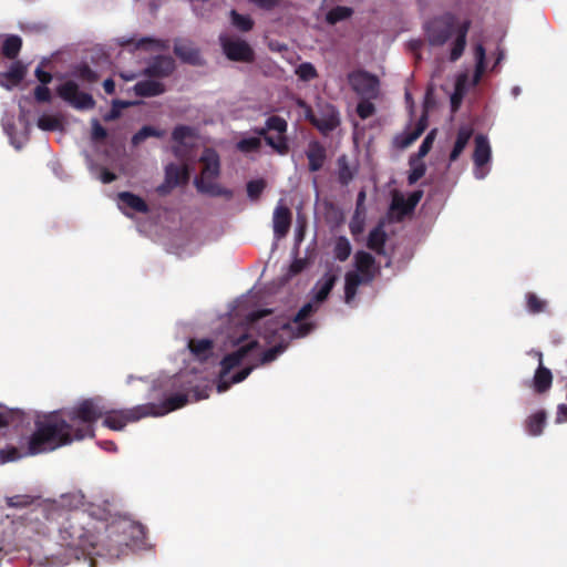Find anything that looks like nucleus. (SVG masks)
<instances>
[{"instance_id": "40", "label": "nucleus", "mask_w": 567, "mask_h": 567, "mask_svg": "<svg viewBox=\"0 0 567 567\" xmlns=\"http://www.w3.org/2000/svg\"><path fill=\"white\" fill-rule=\"evenodd\" d=\"M526 306L528 312L533 315H537L540 312H544L547 307V302L543 299H540L536 293L534 292H527L526 293Z\"/></svg>"}, {"instance_id": "32", "label": "nucleus", "mask_w": 567, "mask_h": 567, "mask_svg": "<svg viewBox=\"0 0 567 567\" xmlns=\"http://www.w3.org/2000/svg\"><path fill=\"white\" fill-rule=\"evenodd\" d=\"M137 95L154 96L164 91L162 83L157 80H147L140 82L134 87Z\"/></svg>"}, {"instance_id": "43", "label": "nucleus", "mask_w": 567, "mask_h": 567, "mask_svg": "<svg viewBox=\"0 0 567 567\" xmlns=\"http://www.w3.org/2000/svg\"><path fill=\"white\" fill-rule=\"evenodd\" d=\"M174 63L169 58H161L156 64L152 66L151 74L155 76L166 75L172 72Z\"/></svg>"}, {"instance_id": "2", "label": "nucleus", "mask_w": 567, "mask_h": 567, "mask_svg": "<svg viewBox=\"0 0 567 567\" xmlns=\"http://www.w3.org/2000/svg\"><path fill=\"white\" fill-rule=\"evenodd\" d=\"M89 520V516L83 512H75L60 527L59 537L61 546L70 550V556L75 559L90 554L97 545V536L86 527Z\"/></svg>"}, {"instance_id": "1", "label": "nucleus", "mask_w": 567, "mask_h": 567, "mask_svg": "<svg viewBox=\"0 0 567 567\" xmlns=\"http://www.w3.org/2000/svg\"><path fill=\"white\" fill-rule=\"evenodd\" d=\"M75 440L73 425L60 411L51 412L35 421V430L29 439L30 454L54 451Z\"/></svg>"}, {"instance_id": "46", "label": "nucleus", "mask_w": 567, "mask_h": 567, "mask_svg": "<svg viewBox=\"0 0 567 567\" xmlns=\"http://www.w3.org/2000/svg\"><path fill=\"white\" fill-rule=\"evenodd\" d=\"M266 187L262 178L251 179L247 183V195L250 199H257Z\"/></svg>"}, {"instance_id": "56", "label": "nucleus", "mask_w": 567, "mask_h": 567, "mask_svg": "<svg viewBox=\"0 0 567 567\" xmlns=\"http://www.w3.org/2000/svg\"><path fill=\"white\" fill-rule=\"evenodd\" d=\"M309 265V261L307 258H295V260L291 262L289 267V274L291 276H296L303 271L307 266Z\"/></svg>"}, {"instance_id": "10", "label": "nucleus", "mask_w": 567, "mask_h": 567, "mask_svg": "<svg viewBox=\"0 0 567 567\" xmlns=\"http://www.w3.org/2000/svg\"><path fill=\"white\" fill-rule=\"evenodd\" d=\"M348 83L360 99H377L380 93V81L377 75L363 70L348 74Z\"/></svg>"}, {"instance_id": "34", "label": "nucleus", "mask_w": 567, "mask_h": 567, "mask_svg": "<svg viewBox=\"0 0 567 567\" xmlns=\"http://www.w3.org/2000/svg\"><path fill=\"white\" fill-rule=\"evenodd\" d=\"M176 54L186 62L199 63L200 58L197 50L187 42H178L175 45Z\"/></svg>"}, {"instance_id": "11", "label": "nucleus", "mask_w": 567, "mask_h": 567, "mask_svg": "<svg viewBox=\"0 0 567 567\" xmlns=\"http://www.w3.org/2000/svg\"><path fill=\"white\" fill-rule=\"evenodd\" d=\"M474 175L482 179L489 173V164L492 161V148L488 138L485 135L475 137V150L473 154Z\"/></svg>"}, {"instance_id": "54", "label": "nucleus", "mask_w": 567, "mask_h": 567, "mask_svg": "<svg viewBox=\"0 0 567 567\" xmlns=\"http://www.w3.org/2000/svg\"><path fill=\"white\" fill-rule=\"evenodd\" d=\"M20 457L19 450L17 447H8L0 451V463H7L16 461Z\"/></svg>"}, {"instance_id": "47", "label": "nucleus", "mask_w": 567, "mask_h": 567, "mask_svg": "<svg viewBox=\"0 0 567 567\" xmlns=\"http://www.w3.org/2000/svg\"><path fill=\"white\" fill-rule=\"evenodd\" d=\"M260 146V138L256 136H249L240 140L237 143L238 151L243 153H251L258 150Z\"/></svg>"}, {"instance_id": "42", "label": "nucleus", "mask_w": 567, "mask_h": 567, "mask_svg": "<svg viewBox=\"0 0 567 567\" xmlns=\"http://www.w3.org/2000/svg\"><path fill=\"white\" fill-rule=\"evenodd\" d=\"M308 157H309L310 168L312 171H317L322 165V161H323V157H324V152H323V150L320 146L315 144V145H312L310 147V151L308 153Z\"/></svg>"}, {"instance_id": "44", "label": "nucleus", "mask_w": 567, "mask_h": 567, "mask_svg": "<svg viewBox=\"0 0 567 567\" xmlns=\"http://www.w3.org/2000/svg\"><path fill=\"white\" fill-rule=\"evenodd\" d=\"M308 220L307 215H297L296 219V234H295V249L298 250L299 244L303 240Z\"/></svg>"}, {"instance_id": "20", "label": "nucleus", "mask_w": 567, "mask_h": 567, "mask_svg": "<svg viewBox=\"0 0 567 567\" xmlns=\"http://www.w3.org/2000/svg\"><path fill=\"white\" fill-rule=\"evenodd\" d=\"M4 131L10 137L11 144L20 148L28 140V124L23 117H19L17 123L4 122Z\"/></svg>"}, {"instance_id": "23", "label": "nucleus", "mask_w": 567, "mask_h": 567, "mask_svg": "<svg viewBox=\"0 0 567 567\" xmlns=\"http://www.w3.org/2000/svg\"><path fill=\"white\" fill-rule=\"evenodd\" d=\"M344 301L346 303H351V301L357 296V291L360 285L370 284V280H365L363 276H361L357 271H348L344 277Z\"/></svg>"}, {"instance_id": "48", "label": "nucleus", "mask_w": 567, "mask_h": 567, "mask_svg": "<svg viewBox=\"0 0 567 567\" xmlns=\"http://www.w3.org/2000/svg\"><path fill=\"white\" fill-rule=\"evenodd\" d=\"M467 87L466 84V75L458 76L456 84H455V92L451 97V103L454 109H456L460 104V101Z\"/></svg>"}, {"instance_id": "19", "label": "nucleus", "mask_w": 567, "mask_h": 567, "mask_svg": "<svg viewBox=\"0 0 567 567\" xmlns=\"http://www.w3.org/2000/svg\"><path fill=\"white\" fill-rule=\"evenodd\" d=\"M337 282V276L326 272L312 288V299L316 303L324 302Z\"/></svg>"}, {"instance_id": "60", "label": "nucleus", "mask_w": 567, "mask_h": 567, "mask_svg": "<svg viewBox=\"0 0 567 567\" xmlns=\"http://www.w3.org/2000/svg\"><path fill=\"white\" fill-rule=\"evenodd\" d=\"M362 215H353V219L350 223V229L353 235H357L362 231L363 227V219L361 218Z\"/></svg>"}, {"instance_id": "30", "label": "nucleus", "mask_w": 567, "mask_h": 567, "mask_svg": "<svg viewBox=\"0 0 567 567\" xmlns=\"http://www.w3.org/2000/svg\"><path fill=\"white\" fill-rule=\"evenodd\" d=\"M426 126H427L426 116H422L420 118L419 123L416 124V126L413 127L411 131H408L403 135L398 136L395 138V143L402 148L408 147L423 133V131L425 130Z\"/></svg>"}, {"instance_id": "14", "label": "nucleus", "mask_w": 567, "mask_h": 567, "mask_svg": "<svg viewBox=\"0 0 567 567\" xmlns=\"http://www.w3.org/2000/svg\"><path fill=\"white\" fill-rule=\"evenodd\" d=\"M116 530L126 536L124 544L135 548L147 546V532L144 525L137 522H123L116 526Z\"/></svg>"}, {"instance_id": "24", "label": "nucleus", "mask_w": 567, "mask_h": 567, "mask_svg": "<svg viewBox=\"0 0 567 567\" xmlns=\"http://www.w3.org/2000/svg\"><path fill=\"white\" fill-rule=\"evenodd\" d=\"M188 403V394L176 393L168 396L159 406L155 404V414L153 416L164 415L168 412L175 411L185 406Z\"/></svg>"}, {"instance_id": "8", "label": "nucleus", "mask_w": 567, "mask_h": 567, "mask_svg": "<svg viewBox=\"0 0 567 567\" xmlns=\"http://www.w3.org/2000/svg\"><path fill=\"white\" fill-rule=\"evenodd\" d=\"M155 404L146 403L126 410H109L103 415V425L115 431L123 430L127 423L155 414Z\"/></svg>"}, {"instance_id": "18", "label": "nucleus", "mask_w": 567, "mask_h": 567, "mask_svg": "<svg viewBox=\"0 0 567 567\" xmlns=\"http://www.w3.org/2000/svg\"><path fill=\"white\" fill-rule=\"evenodd\" d=\"M287 128V123L285 120L272 116L270 117L266 123V128L260 132V134H264L265 131H275L278 133L277 138H274L271 136H267L266 141L267 143L274 147L278 153L284 154L287 151V144L284 137V133Z\"/></svg>"}, {"instance_id": "17", "label": "nucleus", "mask_w": 567, "mask_h": 567, "mask_svg": "<svg viewBox=\"0 0 567 567\" xmlns=\"http://www.w3.org/2000/svg\"><path fill=\"white\" fill-rule=\"evenodd\" d=\"M59 94L78 109H91L94 104L93 99L89 94L79 92L78 86L71 81L59 87Z\"/></svg>"}, {"instance_id": "3", "label": "nucleus", "mask_w": 567, "mask_h": 567, "mask_svg": "<svg viewBox=\"0 0 567 567\" xmlns=\"http://www.w3.org/2000/svg\"><path fill=\"white\" fill-rule=\"evenodd\" d=\"M319 309V303L313 299L303 305L295 315L292 321H285L284 319H271L265 324L261 332L267 342H276L280 339L281 333H287L289 338H302L309 334L315 328L313 322H306V320L316 313Z\"/></svg>"}, {"instance_id": "49", "label": "nucleus", "mask_w": 567, "mask_h": 567, "mask_svg": "<svg viewBox=\"0 0 567 567\" xmlns=\"http://www.w3.org/2000/svg\"><path fill=\"white\" fill-rule=\"evenodd\" d=\"M20 48V38L11 35L8 37L3 43V53L9 58H13L19 52Z\"/></svg>"}, {"instance_id": "53", "label": "nucleus", "mask_w": 567, "mask_h": 567, "mask_svg": "<svg viewBox=\"0 0 567 567\" xmlns=\"http://www.w3.org/2000/svg\"><path fill=\"white\" fill-rule=\"evenodd\" d=\"M38 125L44 131L55 130L59 126V120L55 116L42 115L38 121Z\"/></svg>"}, {"instance_id": "13", "label": "nucleus", "mask_w": 567, "mask_h": 567, "mask_svg": "<svg viewBox=\"0 0 567 567\" xmlns=\"http://www.w3.org/2000/svg\"><path fill=\"white\" fill-rule=\"evenodd\" d=\"M224 54L233 61L250 62L254 59V52L249 44L239 39L227 37L220 38Z\"/></svg>"}, {"instance_id": "35", "label": "nucleus", "mask_w": 567, "mask_h": 567, "mask_svg": "<svg viewBox=\"0 0 567 567\" xmlns=\"http://www.w3.org/2000/svg\"><path fill=\"white\" fill-rule=\"evenodd\" d=\"M121 44L124 47V52L128 53L133 50L157 49L161 45L157 41L146 39L140 41H135L134 39H122Z\"/></svg>"}, {"instance_id": "63", "label": "nucleus", "mask_w": 567, "mask_h": 567, "mask_svg": "<svg viewBox=\"0 0 567 567\" xmlns=\"http://www.w3.org/2000/svg\"><path fill=\"white\" fill-rule=\"evenodd\" d=\"M35 97L39 101H48L50 97V91L45 85H40L35 90Z\"/></svg>"}, {"instance_id": "52", "label": "nucleus", "mask_w": 567, "mask_h": 567, "mask_svg": "<svg viewBox=\"0 0 567 567\" xmlns=\"http://www.w3.org/2000/svg\"><path fill=\"white\" fill-rule=\"evenodd\" d=\"M233 24L244 31L249 30L252 27L251 20L246 16H239L235 11L231 12Z\"/></svg>"}, {"instance_id": "4", "label": "nucleus", "mask_w": 567, "mask_h": 567, "mask_svg": "<svg viewBox=\"0 0 567 567\" xmlns=\"http://www.w3.org/2000/svg\"><path fill=\"white\" fill-rule=\"evenodd\" d=\"M468 29L466 21H455L451 17L442 18L433 21L427 28V37L432 44H444L452 39L451 59L456 60L463 52L465 47V37Z\"/></svg>"}, {"instance_id": "25", "label": "nucleus", "mask_w": 567, "mask_h": 567, "mask_svg": "<svg viewBox=\"0 0 567 567\" xmlns=\"http://www.w3.org/2000/svg\"><path fill=\"white\" fill-rule=\"evenodd\" d=\"M188 348L199 361H206L213 354L214 342L210 339H190Z\"/></svg>"}, {"instance_id": "37", "label": "nucleus", "mask_w": 567, "mask_h": 567, "mask_svg": "<svg viewBox=\"0 0 567 567\" xmlns=\"http://www.w3.org/2000/svg\"><path fill=\"white\" fill-rule=\"evenodd\" d=\"M291 226V215H274V233L276 239L284 238Z\"/></svg>"}, {"instance_id": "58", "label": "nucleus", "mask_w": 567, "mask_h": 567, "mask_svg": "<svg viewBox=\"0 0 567 567\" xmlns=\"http://www.w3.org/2000/svg\"><path fill=\"white\" fill-rule=\"evenodd\" d=\"M156 132L151 127H144L138 133H136L133 137V143L138 144L144 141L146 137L155 135Z\"/></svg>"}, {"instance_id": "64", "label": "nucleus", "mask_w": 567, "mask_h": 567, "mask_svg": "<svg viewBox=\"0 0 567 567\" xmlns=\"http://www.w3.org/2000/svg\"><path fill=\"white\" fill-rule=\"evenodd\" d=\"M249 1L260 8L270 9L277 3L278 0H249Z\"/></svg>"}, {"instance_id": "39", "label": "nucleus", "mask_w": 567, "mask_h": 567, "mask_svg": "<svg viewBox=\"0 0 567 567\" xmlns=\"http://www.w3.org/2000/svg\"><path fill=\"white\" fill-rule=\"evenodd\" d=\"M474 59L476 63L475 74L471 82L472 85L476 84L485 71V50L482 45H477L474 49Z\"/></svg>"}, {"instance_id": "50", "label": "nucleus", "mask_w": 567, "mask_h": 567, "mask_svg": "<svg viewBox=\"0 0 567 567\" xmlns=\"http://www.w3.org/2000/svg\"><path fill=\"white\" fill-rule=\"evenodd\" d=\"M361 100L362 101L357 106V112L362 120H365L374 114L375 107L373 103L370 101L371 99Z\"/></svg>"}, {"instance_id": "27", "label": "nucleus", "mask_w": 567, "mask_h": 567, "mask_svg": "<svg viewBox=\"0 0 567 567\" xmlns=\"http://www.w3.org/2000/svg\"><path fill=\"white\" fill-rule=\"evenodd\" d=\"M117 207L121 210L132 209L135 212H145L147 209L143 198L128 192L120 193L117 195Z\"/></svg>"}, {"instance_id": "5", "label": "nucleus", "mask_w": 567, "mask_h": 567, "mask_svg": "<svg viewBox=\"0 0 567 567\" xmlns=\"http://www.w3.org/2000/svg\"><path fill=\"white\" fill-rule=\"evenodd\" d=\"M199 163L202 165L200 173L194 181L197 190L210 196L231 197V192L218 182L219 155L214 150L206 148L199 157Z\"/></svg>"}, {"instance_id": "41", "label": "nucleus", "mask_w": 567, "mask_h": 567, "mask_svg": "<svg viewBox=\"0 0 567 567\" xmlns=\"http://www.w3.org/2000/svg\"><path fill=\"white\" fill-rule=\"evenodd\" d=\"M287 346V342L280 340L276 346L267 349L261 354L260 363L266 364L274 361L280 353H282L286 350Z\"/></svg>"}, {"instance_id": "38", "label": "nucleus", "mask_w": 567, "mask_h": 567, "mask_svg": "<svg viewBox=\"0 0 567 567\" xmlns=\"http://www.w3.org/2000/svg\"><path fill=\"white\" fill-rule=\"evenodd\" d=\"M351 250L350 241L346 237L341 236L336 240L333 254L339 261H346L350 257Z\"/></svg>"}, {"instance_id": "62", "label": "nucleus", "mask_w": 567, "mask_h": 567, "mask_svg": "<svg viewBox=\"0 0 567 567\" xmlns=\"http://www.w3.org/2000/svg\"><path fill=\"white\" fill-rule=\"evenodd\" d=\"M567 422V404H559L556 412V423Z\"/></svg>"}, {"instance_id": "7", "label": "nucleus", "mask_w": 567, "mask_h": 567, "mask_svg": "<svg viewBox=\"0 0 567 567\" xmlns=\"http://www.w3.org/2000/svg\"><path fill=\"white\" fill-rule=\"evenodd\" d=\"M258 347L256 340H250L247 343L240 346L236 351L225 355L220 362L221 370L219 374V381L217 384L218 392H224L229 389L233 383H239L244 381L252 371V367H246L236 374L233 375L231 381H227L226 377L234 368L238 367L248 354Z\"/></svg>"}, {"instance_id": "51", "label": "nucleus", "mask_w": 567, "mask_h": 567, "mask_svg": "<svg viewBox=\"0 0 567 567\" xmlns=\"http://www.w3.org/2000/svg\"><path fill=\"white\" fill-rule=\"evenodd\" d=\"M351 14V10L346 7H338L327 14V20L331 23L338 22L348 18Z\"/></svg>"}, {"instance_id": "6", "label": "nucleus", "mask_w": 567, "mask_h": 567, "mask_svg": "<svg viewBox=\"0 0 567 567\" xmlns=\"http://www.w3.org/2000/svg\"><path fill=\"white\" fill-rule=\"evenodd\" d=\"M106 413V406L100 396L82 400L76 406L65 413L71 421H81L83 426L73 427L75 440H82L86 436H94L93 423L103 417Z\"/></svg>"}, {"instance_id": "9", "label": "nucleus", "mask_w": 567, "mask_h": 567, "mask_svg": "<svg viewBox=\"0 0 567 567\" xmlns=\"http://www.w3.org/2000/svg\"><path fill=\"white\" fill-rule=\"evenodd\" d=\"M298 105L301 109V113L323 133L332 131L339 125L338 112L331 104L318 103L317 111L315 112L303 102H299Z\"/></svg>"}, {"instance_id": "12", "label": "nucleus", "mask_w": 567, "mask_h": 567, "mask_svg": "<svg viewBox=\"0 0 567 567\" xmlns=\"http://www.w3.org/2000/svg\"><path fill=\"white\" fill-rule=\"evenodd\" d=\"M173 150L176 156L184 158L190 154V151L199 145L200 138L196 133L185 126L175 128L173 132Z\"/></svg>"}, {"instance_id": "16", "label": "nucleus", "mask_w": 567, "mask_h": 567, "mask_svg": "<svg viewBox=\"0 0 567 567\" xmlns=\"http://www.w3.org/2000/svg\"><path fill=\"white\" fill-rule=\"evenodd\" d=\"M435 138V131H431L426 137L424 138L423 143L421 144L417 153L416 158H412L410 162V174H409V182L411 184L417 182L425 173V165L422 162V158L430 152L433 142Z\"/></svg>"}, {"instance_id": "59", "label": "nucleus", "mask_w": 567, "mask_h": 567, "mask_svg": "<svg viewBox=\"0 0 567 567\" xmlns=\"http://www.w3.org/2000/svg\"><path fill=\"white\" fill-rule=\"evenodd\" d=\"M340 171L339 176L343 183H348L352 178V171L346 165L344 159L339 162Z\"/></svg>"}, {"instance_id": "45", "label": "nucleus", "mask_w": 567, "mask_h": 567, "mask_svg": "<svg viewBox=\"0 0 567 567\" xmlns=\"http://www.w3.org/2000/svg\"><path fill=\"white\" fill-rule=\"evenodd\" d=\"M8 507L24 508L33 503V497L30 495H14L6 498Z\"/></svg>"}, {"instance_id": "15", "label": "nucleus", "mask_w": 567, "mask_h": 567, "mask_svg": "<svg viewBox=\"0 0 567 567\" xmlns=\"http://www.w3.org/2000/svg\"><path fill=\"white\" fill-rule=\"evenodd\" d=\"M190 171L188 166L183 163L179 165L169 164L165 167V181L158 186L157 190L161 194L168 193L172 188L188 181Z\"/></svg>"}, {"instance_id": "22", "label": "nucleus", "mask_w": 567, "mask_h": 567, "mask_svg": "<svg viewBox=\"0 0 567 567\" xmlns=\"http://www.w3.org/2000/svg\"><path fill=\"white\" fill-rule=\"evenodd\" d=\"M539 365L535 371L533 378V386L535 392L542 394L551 388L553 374L551 371L542 364V353L539 354Z\"/></svg>"}, {"instance_id": "26", "label": "nucleus", "mask_w": 567, "mask_h": 567, "mask_svg": "<svg viewBox=\"0 0 567 567\" xmlns=\"http://www.w3.org/2000/svg\"><path fill=\"white\" fill-rule=\"evenodd\" d=\"M25 74V68L20 63H14L8 72L0 73V85L11 90L16 87Z\"/></svg>"}, {"instance_id": "28", "label": "nucleus", "mask_w": 567, "mask_h": 567, "mask_svg": "<svg viewBox=\"0 0 567 567\" xmlns=\"http://www.w3.org/2000/svg\"><path fill=\"white\" fill-rule=\"evenodd\" d=\"M547 420L545 410H539L529 415L525 421V430L532 436H538L543 433Z\"/></svg>"}, {"instance_id": "36", "label": "nucleus", "mask_w": 567, "mask_h": 567, "mask_svg": "<svg viewBox=\"0 0 567 567\" xmlns=\"http://www.w3.org/2000/svg\"><path fill=\"white\" fill-rule=\"evenodd\" d=\"M295 74L299 81L312 82L318 79L319 73L310 62H302L295 68Z\"/></svg>"}, {"instance_id": "57", "label": "nucleus", "mask_w": 567, "mask_h": 567, "mask_svg": "<svg viewBox=\"0 0 567 567\" xmlns=\"http://www.w3.org/2000/svg\"><path fill=\"white\" fill-rule=\"evenodd\" d=\"M272 311L270 309H264V310H257V311H252L248 315V321L251 323V324H255L257 323L260 319L271 315Z\"/></svg>"}, {"instance_id": "21", "label": "nucleus", "mask_w": 567, "mask_h": 567, "mask_svg": "<svg viewBox=\"0 0 567 567\" xmlns=\"http://www.w3.org/2000/svg\"><path fill=\"white\" fill-rule=\"evenodd\" d=\"M374 257L363 250L358 251L354 255V266L357 272L365 278V280L372 281L374 279Z\"/></svg>"}, {"instance_id": "33", "label": "nucleus", "mask_w": 567, "mask_h": 567, "mask_svg": "<svg viewBox=\"0 0 567 567\" xmlns=\"http://www.w3.org/2000/svg\"><path fill=\"white\" fill-rule=\"evenodd\" d=\"M386 235L381 226L374 227L368 237V247L377 254H381L384 248Z\"/></svg>"}, {"instance_id": "31", "label": "nucleus", "mask_w": 567, "mask_h": 567, "mask_svg": "<svg viewBox=\"0 0 567 567\" xmlns=\"http://www.w3.org/2000/svg\"><path fill=\"white\" fill-rule=\"evenodd\" d=\"M472 134L473 130L470 126H464L458 130L454 147L450 154V159L452 162L456 161L460 157L465 146L467 145Z\"/></svg>"}, {"instance_id": "61", "label": "nucleus", "mask_w": 567, "mask_h": 567, "mask_svg": "<svg viewBox=\"0 0 567 567\" xmlns=\"http://www.w3.org/2000/svg\"><path fill=\"white\" fill-rule=\"evenodd\" d=\"M92 136L95 140H102L106 136V131L100 125V123L96 120L92 122Z\"/></svg>"}, {"instance_id": "55", "label": "nucleus", "mask_w": 567, "mask_h": 567, "mask_svg": "<svg viewBox=\"0 0 567 567\" xmlns=\"http://www.w3.org/2000/svg\"><path fill=\"white\" fill-rule=\"evenodd\" d=\"M132 104H134V102L114 101L112 111L104 115V120L112 121V120L116 118L120 115V112L122 109L127 107Z\"/></svg>"}, {"instance_id": "29", "label": "nucleus", "mask_w": 567, "mask_h": 567, "mask_svg": "<svg viewBox=\"0 0 567 567\" xmlns=\"http://www.w3.org/2000/svg\"><path fill=\"white\" fill-rule=\"evenodd\" d=\"M421 196L420 192H413L406 196L395 195L393 198V208L399 209L400 213H409L415 208Z\"/></svg>"}]
</instances>
